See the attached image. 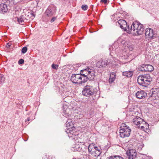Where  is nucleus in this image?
<instances>
[{
    "mask_svg": "<svg viewBox=\"0 0 159 159\" xmlns=\"http://www.w3.org/2000/svg\"><path fill=\"white\" fill-rule=\"evenodd\" d=\"M80 143L81 144V142H80Z\"/></svg>",
    "mask_w": 159,
    "mask_h": 159,
    "instance_id": "obj_45",
    "label": "nucleus"
},
{
    "mask_svg": "<svg viewBox=\"0 0 159 159\" xmlns=\"http://www.w3.org/2000/svg\"><path fill=\"white\" fill-rule=\"evenodd\" d=\"M109 159H124L123 158L119 156H111L109 157Z\"/></svg>",
    "mask_w": 159,
    "mask_h": 159,
    "instance_id": "obj_27",
    "label": "nucleus"
},
{
    "mask_svg": "<svg viewBox=\"0 0 159 159\" xmlns=\"http://www.w3.org/2000/svg\"><path fill=\"white\" fill-rule=\"evenodd\" d=\"M11 43H7V47H9L11 46Z\"/></svg>",
    "mask_w": 159,
    "mask_h": 159,
    "instance_id": "obj_39",
    "label": "nucleus"
},
{
    "mask_svg": "<svg viewBox=\"0 0 159 159\" xmlns=\"http://www.w3.org/2000/svg\"><path fill=\"white\" fill-rule=\"evenodd\" d=\"M143 119L138 116H135L133 119V123L137 127L140 124L141 122H143Z\"/></svg>",
    "mask_w": 159,
    "mask_h": 159,
    "instance_id": "obj_15",
    "label": "nucleus"
},
{
    "mask_svg": "<svg viewBox=\"0 0 159 159\" xmlns=\"http://www.w3.org/2000/svg\"><path fill=\"white\" fill-rule=\"evenodd\" d=\"M52 69H55V70H57L58 67V65H57L55 64H53L52 65Z\"/></svg>",
    "mask_w": 159,
    "mask_h": 159,
    "instance_id": "obj_33",
    "label": "nucleus"
},
{
    "mask_svg": "<svg viewBox=\"0 0 159 159\" xmlns=\"http://www.w3.org/2000/svg\"><path fill=\"white\" fill-rule=\"evenodd\" d=\"M120 128L119 133L121 137L124 138L129 136L130 134L131 129L125 123L122 124Z\"/></svg>",
    "mask_w": 159,
    "mask_h": 159,
    "instance_id": "obj_3",
    "label": "nucleus"
},
{
    "mask_svg": "<svg viewBox=\"0 0 159 159\" xmlns=\"http://www.w3.org/2000/svg\"><path fill=\"white\" fill-rule=\"evenodd\" d=\"M91 70L89 68L84 69L80 71V74L83 79H84L88 75V73L90 72V70Z\"/></svg>",
    "mask_w": 159,
    "mask_h": 159,
    "instance_id": "obj_16",
    "label": "nucleus"
},
{
    "mask_svg": "<svg viewBox=\"0 0 159 159\" xmlns=\"http://www.w3.org/2000/svg\"><path fill=\"white\" fill-rule=\"evenodd\" d=\"M136 98L139 99H143L147 96V93L143 90H141L138 91L136 93Z\"/></svg>",
    "mask_w": 159,
    "mask_h": 159,
    "instance_id": "obj_12",
    "label": "nucleus"
},
{
    "mask_svg": "<svg viewBox=\"0 0 159 159\" xmlns=\"http://www.w3.org/2000/svg\"><path fill=\"white\" fill-rule=\"evenodd\" d=\"M155 92V91H154L153 92H152V95L153 94H154V92Z\"/></svg>",
    "mask_w": 159,
    "mask_h": 159,
    "instance_id": "obj_42",
    "label": "nucleus"
},
{
    "mask_svg": "<svg viewBox=\"0 0 159 159\" xmlns=\"http://www.w3.org/2000/svg\"><path fill=\"white\" fill-rule=\"evenodd\" d=\"M87 102H88V100H87Z\"/></svg>",
    "mask_w": 159,
    "mask_h": 159,
    "instance_id": "obj_46",
    "label": "nucleus"
},
{
    "mask_svg": "<svg viewBox=\"0 0 159 159\" xmlns=\"http://www.w3.org/2000/svg\"><path fill=\"white\" fill-rule=\"evenodd\" d=\"M17 21L20 24L22 25L24 22L27 21L25 17H24V15H21L17 18Z\"/></svg>",
    "mask_w": 159,
    "mask_h": 159,
    "instance_id": "obj_20",
    "label": "nucleus"
},
{
    "mask_svg": "<svg viewBox=\"0 0 159 159\" xmlns=\"http://www.w3.org/2000/svg\"><path fill=\"white\" fill-rule=\"evenodd\" d=\"M128 156V159H134L136 157V154L127 155Z\"/></svg>",
    "mask_w": 159,
    "mask_h": 159,
    "instance_id": "obj_29",
    "label": "nucleus"
},
{
    "mask_svg": "<svg viewBox=\"0 0 159 159\" xmlns=\"http://www.w3.org/2000/svg\"><path fill=\"white\" fill-rule=\"evenodd\" d=\"M122 74L123 75L127 77H130L133 75V72L132 71H126L123 72Z\"/></svg>",
    "mask_w": 159,
    "mask_h": 159,
    "instance_id": "obj_23",
    "label": "nucleus"
},
{
    "mask_svg": "<svg viewBox=\"0 0 159 159\" xmlns=\"http://www.w3.org/2000/svg\"><path fill=\"white\" fill-rule=\"evenodd\" d=\"M118 23L119 25L120 28L125 31L128 32L129 30V26H128L126 21L124 20H120L118 21Z\"/></svg>",
    "mask_w": 159,
    "mask_h": 159,
    "instance_id": "obj_8",
    "label": "nucleus"
},
{
    "mask_svg": "<svg viewBox=\"0 0 159 159\" xmlns=\"http://www.w3.org/2000/svg\"><path fill=\"white\" fill-rule=\"evenodd\" d=\"M140 71L151 72L153 70L154 67L150 65H142L139 68Z\"/></svg>",
    "mask_w": 159,
    "mask_h": 159,
    "instance_id": "obj_7",
    "label": "nucleus"
},
{
    "mask_svg": "<svg viewBox=\"0 0 159 159\" xmlns=\"http://www.w3.org/2000/svg\"><path fill=\"white\" fill-rule=\"evenodd\" d=\"M24 60L22 59H21L18 61L19 64H21L24 63Z\"/></svg>",
    "mask_w": 159,
    "mask_h": 159,
    "instance_id": "obj_35",
    "label": "nucleus"
},
{
    "mask_svg": "<svg viewBox=\"0 0 159 159\" xmlns=\"http://www.w3.org/2000/svg\"><path fill=\"white\" fill-rule=\"evenodd\" d=\"M145 35L146 38H152L154 35L153 30L150 28H147L145 30Z\"/></svg>",
    "mask_w": 159,
    "mask_h": 159,
    "instance_id": "obj_11",
    "label": "nucleus"
},
{
    "mask_svg": "<svg viewBox=\"0 0 159 159\" xmlns=\"http://www.w3.org/2000/svg\"><path fill=\"white\" fill-rule=\"evenodd\" d=\"M145 124V121H144L143 120V122H141V123L138 126V127L142 129H143V128L142 126H144Z\"/></svg>",
    "mask_w": 159,
    "mask_h": 159,
    "instance_id": "obj_28",
    "label": "nucleus"
},
{
    "mask_svg": "<svg viewBox=\"0 0 159 159\" xmlns=\"http://www.w3.org/2000/svg\"><path fill=\"white\" fill-rule=\"evenodd\" d=\"M92 89L91 86H88V85H87L85 86V88H84L83 89L88 90V89Z\"/></svg>",
    "mask_w": 159,
    "mask_h": 159,
    "instance_id": "obj_36",
    "label": "nucleus"
},
{
    "mask_svg": "<svg viewBox=\"0 0 159 159\" xmlns=\"http://www.w3.org/2000/svg\"><path fill=\"white\" fill-rule=\"evenodd\" d=\"M88 151L89 154L93 157L99 156L102 152L100 148L98 147L94 143L90 144L88 147Z\"/></svg>",
    "mask_w": 159,
    "mask_h": 159,
    "instance_id": "obj_4",
    "label": "nucleus"
},
{
    "mask_svg": "<svg viewBox=\"0 0 159 159\" xmlns=\"http://www.w3.org/2000/svg\"><path fill=\"white\" fill-rule=\"evenodd\" d=\"M152 80V78L148 74L141 75L138 77L137 80L138 84L145 87H147Z\"/></svg>",
    "mask_w": 159,
    "mask_h": 159,
    "instance_id": "obj_2",
    "label": "nucleus"
},
{
    "mask_svg": "<svg viewBox=\"0 0 159 159\" xmlns=\"http://www.w3.org/2000/svg\"><path fill=\"white\" fill-rule=\"evenodd\" d=\"M7 10V6L6 4L2 3L0 4V11L1 13L6 12Z\"/></svg>",
    "mask_w": 159,
    "mask_h": 159,
    "instance_id": "obj_19",
    "label": "nucleus"
},
{
    "mask_svg": "<svg viewBox=\"0 0 159 159\" xmlns=\"http://www.w3.org/2000/svg\"><path fill=\"white\" fill-rule=\"evenodd\" d=\"M108 0H101V1L102 2L106 4L107 3Z\"/></svg>",
    "mask_w": 159,
    "mask_h": 159,
    "instance_id": "obj_37",
    "label": "nucleus"
},
{
    "mask_svg": "<svg viewBox=\"0 0 159 159\" xmlns=\"http://www.w3.org/2000/svg\"><path fill=\"white\" fill-rule=\"evenodd\" d=\"M107 64V60L101 61L100 60L98 61L97 63V66L98 67L101 68L106 67Z\"/></svg>",
    "mask_w": 159,
    "mask_h": 159,
    "instance_id": "obj_14",
    "label": "nucleus"
},
{
    "mask_svg": "<svg viewBox=\"0 0 159 159\" xmlns=\"http://www.w3.org/2000/svg\"><path fill=\"white\" fill-rule=\"evenodd\" d=\"M27 50V48L26 47H24L21 50V52L23 53H25Z\"/></svg>",
    "mask_w": 159,
    "mask_h": 159,
    "instance_id": "obj_32",
    "label": "nucleus"
},
{
    "mask_svg": "<svg viewBox=\"0 0 159 159\" xmlns=\"http://www.w3.org/2000/svg\"><path fill=\"white\" fill-rule=\"evenodd\" d=\"M116 73L115 72H112L110 74V77L109 79V82L111 83L115 80Z\"/></svg>",
    "mask_w": 159,
    "mask_h": 159,
    "instance_id": "obj_22",
    "label": "nucleus"
},
{
    "mask_svg": "<svg viewBox=\"0 0 159 159\" xmlns=\"http://www.w3.org/2000/svg\"><path fill=\"white\" fill-rule=\"evenodd\" d=\"M57 17H53L51 19L50 22L51 23H52V22H54L56 19Z\"/></svg>",
    "mask_w": 159,
    "mask_h": 159,
    "instance_id": "obj_38",
    "label": "nucleus"
},
{
    "mask_svg": "<svg viewBox=\"0 0 159 159\" xmlns=\"http://www.w3.org/2000/svg\"><path fill=\"white\" fill-rule=\"evenodd\" d=\"M82 94L86 96H89L93 95L94 93L93 90H83Z\"/></svg>",
    "mask_w": 159,
    "mask_h": 159,
    "instance_id": "obj_18",
    "label": "nucleus"
},
{
    "mask_svg": "<svg viewBox=\"0 0 159 159\" xmlns=\"http://www.w3.org/2000/svg\"><path fill=\"white\" fill-rule=\"evenodd\" d=\"M56 11V7L53 6H51L48 7L45 11V13L48 17H51L55 13Z\"/></svg>",
    "mask_w": 159,
    "mask_h": 159,
    "instance_id": "obj_6",
    "label": "nucleus"
},
{
    "mask_svg": "<svg viewBox=\"0 0 159 159\" xmlns=\"http://www.w3.org/2000/svg\"><path fill=\"white\" fill-rule=\"evenodd\" d=\"M67 133L70 137H73L74 136L78 135L79 134L78 132L74 131V129H72L69 131V132Z\"/></svg>",
    "mask_w": 159,
    "mask_h": 159,
    "instance_id": "obj_21",
    "label": "nucleus"
},
{
    "mask_svg": "<svg viewBox=\"0 0 159 159\" xmlns=\"http://www.w3.org/2000/svg\"><path fill=\"white\" fill-rule=\"evenodd\" d=\"M152 89V90L153 89V88H152V89Z\"/></svg>",
    "mask_w": 159,
    "mask_h": 159,
    "instance_id": "obj_44",
    "label": "nucleus"
},
{
    "mask_svg": "<svg viewBox=\"0 0 159 159\" xmlns=\"http://www.w3.org/2000/svg\"><path fill=\"white\" fill-rule=\"evenodd\" d=\"M81 8L84 11L86 10L88 8V6L87 5H82L81 7Z\"/></svg>",
    "mask_w": 159,
    "mask_h": 159,
    "instance_id": "obj_34",
    "label": "nucleus"
},
{
    "mask_svg": "<svg viewBox=\"0 0 159 159\" xmlns=\"http://www.w3.org/2000/svg\"><path fill=\"white\" fill-rule=\"evenodd\" d=\"M115 48V44L113 45L111 47L109 48V50L110 51H111V53H110V54L112 55L111 54L113 53L115 51L116 52L118 51V49L116 48Z\"/></svg>",
    "mask_w": 159,
    "mask_h": 159,
    "instance_id": "obj_24",
    "label": "nucleus"
},
{
    "mask_svg": "<svg viewBox=\"0 0 159 159\" xmlns=\"http://www.w3.org/2000/svg\"><path fill=\"white\" fill-rule=\"evenodd\" d=\"M66 125L67 129V133H69L71 130L74 129H75L73 122L70 119H68L66 123Z\"/></svg>",
    "mask_w": 159,
    "mask_h": 159,
    "instance_id": "obj_9",
    "label": "nucleus"
},
{
    "mask_svg": "<svg viewBox=\"0 0 159 159\" xmlns=\"http://www.w3.org/2000/svg\"><path fill=\"white\" fill-rule=\"evenodd\" d=\"M148 159H152L151 158H149Z\"/></svg>",
    "mask_w": 159,
    "mask_h": 159,
    "instance_id": "obj_43",
    "label": "nucleus"
},
{
    "mask_svg": "<svg viewBox=\"0 0 159 159\" xmlns=\"http://www.w3.org/2000/svg\"><path fill=\"white\" fill-rule=\"evenodd\" d=\"M143 128V130L144 131H146L147 129L149 128V125L145 122V124L144 126H142Z\"/></svg>",
    "mask_w": 159,
    "mask_h": 159,
    "instance_id": "obj_30",
    "label": "nucleus"
},
{
    "mask_svg": "<svg viewBox=\"0 0 159 159\" xmlns=\"http://www.w3.org/2000/svg\"><path fill=\"white\" fill-rule=\"evenodd\" d=\"M71 110L66 106H63V115L65 117L68 118L71 114Z\"/></svg>",
    "mask_w": 159,
    "mask_h": 159,
    "instance_id": "obj_10",
    "label": "nucleus"
},
{
    "mask_svg": "<svg viewBox=\"0 0 159 159\" xmlns=\"http://www.w3.org/2000/svg\"><path fill=\"white\" fill-rule=\"evenodd\" d=\"M144 29L143 25L138 21H135L132 23L128 33H131L135 36L140 35L143 33Z\"/></svg>",
    "mask_w": 159,
    "mask_h": 159,
    "instance_id": "obj_1",
    "label": "nucleus"
},
{
    "mask_svg": "<svg viewBox=\"0 0 159 159\" xmlns=\"http://www.w3.org/2000/svg\"><path fill=\"white\" fill-rule=\"evenodd\" d=\"M32 16H33V14L31 13L28 12L25 13L24 15L26 21L29 18H30Z\"/></svg>",
    "mask_w": 159,
    "mask_h": 159,
    "instance_id": "obj_25",
    "label": "nucleus"
},
{
    "mask_svg": "<svg viewBox=\"0 0 159 159\" xmlns=\"http://www.w3.org/2000/svg\"><path fill=\"white\" fill-rule=\"evenodd\" d=\"M127 155L131 154H136V151L134 149H131L127 151L126 152Z\"/></svg>",
    "mask_w": 159,
    "mask_h": 159,
    "instance_id": "obj_26",
    "label": "nucleus"
},
{
    "mask_svg": "<svg viewBox=\"0 0 159 159\" xmlns=\"http://www.w3.org/2000/svg\"><path fill=\"white\" fill-rule=\"evenodd\" d=\"M94 77V75L93 71L91 70H90V72L88 73L86 77L83 79V83L87 81V80H93Z\"/></svg>",
    "mask_w": 159,
    "mask_h": 159,
    "instance_id": "obj_13",
    "label": "nucleus"
},
{
    "mask_svg": "<svg viewBox=\"0 0 159 159\" xmlns=\"http://www.w3.org/2000/svg\"><path fill=\"white\" fill-rule=\"evenodd\" d=\"M82 102L83 103H85V102H87L86 101H84V100L82 101Z\"/></svg>",
    "mask_w": 159,
    "mask_h": 159,
    "instance_id": "obj_41",
    "label": "nucleus"
},
{
    "mask_svg": "<svg viewBox=\"0 0 159 159\" xmlns=\"http://www.w3.org/2000/svg\"><path fill=\"white\" fill-rule=\"evenodd\" d=\"M82 77L80 74H72L71 77V80L75 84H81L83 83V79Z\"/></svg>",
    "mask_w": 159,
    "mask_h": 159,
    "instance_id": "obj_5",
    "label": "nucleus"
},
{
    "mask_svg": "<svg viewBox=\"0 0 159 159\" xmlns=\"http://www.w3.org/2000/svg\"><path fill=\"white\" fill-rule=\"evenodd\" d=\"M72 150L73 151H80L81 150L82 148L81 144L80 145L79 143L78 142L75 143L72 148Z\"/></svg>",
    "mask_w": 159,
    "mask_h": 159,
    "instance_id": "obj_17",
    "label": "nucleus"
},
{
    "mask_svg": "<svg viewBox=\"0 0 159 159\" xmlns=\"http://www.w3.org/2000/svg\"><path fill=\"white\" fill-rule=\"evenodd\" d=\"M4 80V78L3 76L1 75H0V84L3 83Z\"/></svg>",
    "mask_w": 159,
    "mask_h": 159,
    "instance_id": "obj_31",
    "label": "nucleus"
},
{
    "mask_svg": "<svg viewBox=\"0 0 159 159\" xmlns=\"http://www.w3.org/2000/svg\"><path fill=\"white\" fill-rule=\"evenodd\" d=\"M30 118H28L27 119V120H25V122H26L27 121H30Z\"/></svg>",
    "mask_w": 159,
    "mask_h": 159,
    "instance_id": "obj_40",
    "label": "nucleus"
}]
</instances>
